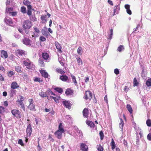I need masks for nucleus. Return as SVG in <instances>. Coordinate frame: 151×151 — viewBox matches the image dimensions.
I'll list each match as a JSON object with an SVG mask.
<instances>
[{"instance_id":"nucleus-1","label":"nucleus","mask_w":151,"mask_h":151,"mask_svg":"<svg viewBox=\"0 0 151 151\" xmlns=\"http://www.w3.org/2000/svg\"><path fill=\"white\" fill-rule=\"evenodd\" d=\"M22 64L24 66H26L27 68L29 70H34L35 68V65L28 58L22 59Z\"/></svg>"},{"instance_id":"nucleus-2","label":"nucleus","mask_w":151,"mask_h":151,"mask_svg":"<svg viewBox=\"0 0 151 151\" xmlns=\"http://www.w3.org/2000/svg\"><path fill=\"white\" fill-rule=\"evenodd\" d=\"M23 27L25 29H29L32 27L31 22L29 20H26L24 22Z\"/></svg>"},{"instance_id":"nucleus-3","label":"nucleus","mask_w":151,"mask_h":151,"mask_svg":"<svg viewBox=\"0 0 151 151\" xmlns=\"http://www.w3.org/2000/svg\"><path fill=\"white\" fill-rule=\"evenodd\" d=\"M11 112L13 115L17 118H21L22 116L21 112L18 110L13 109L12 110Z\"/></svg>"},{"instance_id":"nucleus-4","label":"nucleus","mask_w":151,"mask_h":151,"mask_svg":"<svg viewBox=\"0 0 151 151\" xmlns=\"http://www.w3.org/2000/svg\"><path fill=\"white\" fill-rule=\"evenodd\" d=\"M22 42L23 44L27 46H30L32 41L30 40L29 37L24 36Z\"/></svg>"},{"instance_id":"nucleus-5","label":"nucleus","mask_w":151,"mask_h":151,"mask_svg":"<svg viewBox=\"0 0 151 151\" xmlns=\"http://www.w3.org/2000/svg\"><path fill=\"white\" fill-rule=\"evenodd\" d=\"M28 101L29 103V105L28 106V109H29L31 110L36 111L35 108V105L33 104V101L32 99H29Z\"/></svg>"},{"instance_id":"nucleus-6","label":"nucleus","mask_w":151,"mask_h":151,"mask_svg":"<svg viewBox=\"0 0 151 151\" xmlns=\"http://www.w3.org/2000/svg\"><path fill=\"white\" fill-rule=\"evenodd\" d=\"M4 21L6 23L9 25L12 26L14 25V22L12 19L8 17L5 18L4 19Z\"/></svg>"},{"instance_id":"nucleus-7","label":"nucleus","mask_w":151,"mask_h":151,"mask_svg":"<svg viewBox=\"0 0 151 151\" xmlns=\"http://www.w3.org/2000/svg\"><path fill=\"white\" fill-rule=\"evenodd\" d=\"M60 79L63 81H66L68 83H70L71 80L69 79L68 77L65 75H63L60 76Z\"/></svg>"},{"instance_id":"nucleus-8","label":"nucleus","mask_w":151,"mask_h":151,"mask_svg":"<svg viewBox=\"0 0 151 151\" xmlns=\"http://www.w3.org/2000/svg\"><path fill=\"white\" fill-rule=\"evenodd\" d=\"M32 132V128L30 124H29L27 126L26 133L27 137H30Z\"/></svg>"},{"instance_id":"nucleus-9","label":"nucleus","mask_w":151,"mask_h":151,"mask_svg":"<svg viewBox=\"0 0 151 151\" xmlns=\"http://www.w3.org/2000/svg\"><path fill=\"white\" fill-rule=\"evenodd\" d=\"M92 97V93L90 91H86V95L84 97L85 99H91Z\"/></svg>"},{"instance_id":"nucleus-10","label":"nucleus","mask_w":151,"mask_h":151,"mask_svg":"<svg viewBox=\"0 0 151 151\" xmlns=\"http://www.w3.org/2000/svg\"><path fill=\"white\" fill-rule=\"evenodd\" d=\"M15 53L17 56H22L25 55V52L21 50H17L15 51Z\"/></svg>"},{"instance_id":"nucleus-11","label":"nucleus","mask_w":151,"mask_h":151,"mask_svg":"<svg viewBox=\"0 0 151 151\" xmlns=\"http://www.w3.org/2000/svg\"><path fill=\"white\" fill-rule=\"evenodd\" d=\"M80 148L82 151H88V146L85 143H81Z\"/></svg>"},{"instance_id":"nucleus-12","label":"nucleus","mask_w":151,"mask_h":151,"mask_svg":"<svg viewBox=\"0 0 151 151\" xmlns=\"http://www.w3.org/2000/svg\"><path fill=\"white\" fill-rule=\"evenodd\" d=\"M23 4L24 5L27 6V7L28 9H32V6L30 4L31 3L29 1L27 0H24L23 1Z\"/></svg>"},{"instance_id":"nucleus-13","label":"nucleus","mask_w":151,"mask_h":151,"mask_svg":"<svg viewBox=\"0 0 151 151\" xmlns=\"http://www.w3.org/2000/svg\"><path fill=\"white\" fill-rule=\"evenodd\" d=\"M55 44L56 47V48L58 50V51L59 53H61L62 52L61 50V46L59 44V43L57 42H55Z\"/></svg>"},{"instance_id":"nucleus-14","label":"nucleus","mask_w":151,"mask_h":151,"mask_svg":"<svg viewBox=\"0 0 151 151\" xmlns=\"http://www.w3.org/2000/svg\"><path fill=\"white\" fill-rule=\"evenodd\" d=\"M1 53V56L2 58L6 59L8 57V54L6 51L2 50Z\"/></svg>"},{"instance_id":"nucleus-15","label":"nucleus","mask_w":151,"mask_h":151,"mask_svg":"<svg viewBox=\"0 0 151 151\" xmlns=\"http://www.w3.org/2000/svg\"><path fill=\"white\" fill-rule=\"evenodd\" d=\"M108 39L111 40L112 38V36L113 35V28H111L110 32L108 33Z\"/></svg>"},{"instance_id":"nucleus-16","label":"nucleus","mask_w":151,"mask_h":151,"mask_svg":"<svg viewBox=\"0 0 151 151\" xmlns=\"http://www.w3.org/2000/svg\"><path fill=\"white\" fill-rule=\"evenodd\" d=\"M63 132L57 130L55 133V136L58 139H60L62 137V134Z\"/></svg>"},{"instance_id":"nucleus-17","label":"nucleus","mask_w":151,"mask_h":151,"mask_svg":"<svg viewBox=\"0 0 151 151\" xmlns=\"http://www.w3.org/2000/svg\"><path fill=\"white\" fill-rule=\"evenodd\" d=\"M63 105L67 108L70 109L71 107V104L69 101H64L63 102Z\"/></svg>"},{"instance_id":"nucleus-18","label":"nucleus","mask_w":151,"mask_h":151,"mask_svg":"<svg viewBox=\"0 0 151 151\" xmlns=\"http://www.w3.org/2000/svg\"><path fill=\"white\" fill-rule=\"evenodd\" d=\"M19 87V86L18 85L17 83L15 81L13 82L11 85V87L12 89H16Z\"/></svg>"},{"instance_id":"nucleus-19","label":"nucleus","mask_w":151,"mask_h":151,"mask_svg":"<svg viewBox=\"0 0 151 151\" xmlns=\"http://www.w3.org/2000/svg\"><path fill=\"white\" fill-rule=\"evenodd\" d=\"M86 122L87 125L90 126L91 128H93L94 127L95 124L93 122L90 121L86 120Z\"/></svg>"},{"instance_id":"nucleus-20","label":"nucleus","mask_w":151,"mask_h":151,"mask_svg":"<svg viewBox=\"0 0 151 151\" xmlns=\"http://www.w3.org/2000/svg\"><path fill=\"white\" fill-rule=\"evenodd\" d=\"M130 5L128 4H126L125 5L124 7L127 9V12L129 15L132 14V12L130 9Z\"/></svg>"},{"instance_id":"nucleus-21","label":"nucleus","mask_w":151,"mask_h":151,"mask_svg":"<svg viewBox=\"0 0 151 151\" xmlns=\"http://www.w3.org/2000/svg\"><path fill=\"white\" fill-rule=\"evenodd\" d=\"M120 10V7L119 5L115 6L114 7V15L118 13L119 11Z\"/></svg>"},{"instance_id":"nucleus-22","label":"nucleus","mask_w":151,"mask_h":151,"mask_svg":"<svg viewBox=\"0 0 151 151\" xmlns=\"http://www.w3.org/2000/svg\"><path fill=\"white\" fill-rule=\"evenodd\" d=\"M88 109L85 108L83 111V116L84 117L87 118L88 116Z\"/></svg>"},{"instance_id":"nucleus-23","label":"nucleus","mask_w":151,"mask_h":151,"mask_svg":"<svg viewBox=\"0 0 151 151\" xmlns=\"http://www.w3.org/2000/svg\"><path fill=\"white\" fill-rule=\"evenodd\" d=\"M40 73L45 78H47L48 76V73L45 71V70H42L40 71Z\"/></svg>"},{"instance_id":"nucleus-24","label":"nucleus","mask_w":151,"mask_h":151,"mask_svg":"<svg viewBox=\"0 0 151 151\" xmlns=\"http://www.w3.org/2000/svg\"><path fill=\"white\" fill-rule=\"evenodd\" d=\"M39 95L42 98L47 97V99H49L48 97L47 96V94L46 93V92L41 91L39 93Z\"/></svg>"},{"instance_id":"nucleus-25","label":"nucleus","mask_w":151,"mask_h":151,"mask_svg":"<svg viewBox=\"0 0 151 151\" xmlns=\"http://www.w3.org/2000/svg\"><path fill=\"white\" fill-rule=\"evenodd\" d=\"M47 16L46 15H42L41 17V19L42 20V23H45L47 21L46 19Z\"/></svg>"},{"instance_id":"nucleus-26","label":"nucleus","mask_w":151,"mask_h":151,"mask_svg":"<svg viewBox=\"0 0 151 151\" xmlns=\"http://www.w3.org/2000/svg\"><path fill=\"white\" fill-rule=\"evenodd\" d=\"M70 76L71 77L73 82L74 83L75 86H77V82L76 80V77L73 74H71Z\"/></svg>"},{"instance_id":"nucleus-27","label":"nucleus","mask_w":151,"mask_h":151,"mask_svg":"<svg viewBox=\"0 0 151 151\" xmlns=\"http://www.w3.org/2000/svg\"><path fill=\"white\" fill-rule=\"evenodd\" d=\"M42 56L43 58L45 60L48 59L49 57V55L47 53H43L42 54Z\"/></svg>"},{"instance_id":"nucleus-28","label":"nucleus","mask_w":151,"mask_h":151,"mask_svg":"<svg viewBox=\"0 0 151 151\" xmlns=\"http://www.w3.org/2000/svg\"><path fill=\"white\" fill-rule=\"evenodd\" d=\"M134 128L136 130V132L137 133L136 135H138V133H139V134L140 136V137H141L142 136V134L141 132V131H140V130H141L140 129L139 127H138L137 128L138 129H137V128L136 127H134Z\"/></svg>"},{"instance_id":"nucleus-29","label":"nucleus","mask_w":151,"mask_h":151,"mask_svg":"<svg viewBox=\"0 0 151 151\" xmlns=\"http://www.w3.org/2000/svg\"><path fill=\"white\" fill-rule=\"evenodd\" d=\"M111 146V149L113 150H114L116 147V145L115 142L112 139L111 140V141L110 144Z\"/></svg>"},{"instance_id":"nucleus-30","label":"nucleus","mask_w":151,"mask_h":151,"mask_svg":"<svg viewBox=\"0 0 151 151\" xmlns=\"http://www.w3.org/2000/svg\"><path fill=\"white\" fill-rule=\"evenodd\" d=\"M30 20L33 21L35 22L37 21V18L35 17V14L29 16Z\"/></svg>"},{"instance_id":"nucleus-31","label":"nucleus","mask_w":151,"mask_h":151,"mask_svg":"<svg viewBox=\"0 0 151 151\" xmlns=\"http://www.w3.org/2000/svg\"><path fill=\"white\" fill-rule=\"evenodd\" d=\"M59 131H61V132H64V129L63 127V126L61 123H60L58 127V128L57 130Z\"/></svg>"},{"instance_id":"nucleus-32","label":"nucleus","mask_w":151,"mask_h":151,"mask_svg":"<svg viewBox=\"0 0 151 151\" xmlns=\"http://www.w3.org/2000/svg\"><path fill=\"white\" fill-rule=\"evenodd\" d=\"M76 60L79 65H82L83 62L80 58L77 57L76 58Z\"/></svg>"},{"instance_id":"nucleus-33","label":"nucleus","mask_w":151,"mask_h":151,"mask_svg":"<svg viewBox=\"0 0 151 151\" xmlns=\"http://www.w3.org/2000/svg\"><path fill=\"white\" fill-rule=\"evenodd\" d=\"M21 68V67L19 66H15V70L18 73L22 72Z\"/></svg>"},{"instance_id":"nucleus-34","label":"nucleus","mask_w":151,"mask_h":151,"mask_svg":"<svg viewBox=\"0 0 151 151\" xmlns=\"http://www.w3.org/2000/svg\"><path fill=\"white\" fill-rule=\"evenodd\" d=\"M127 108L129 112L131 114L133 110L131 105L129 104H127Z\"/></svg>"},{"instance_id":"nucleus-35","label":"nucleus","mask_w":151,"mask_h":151,"mask_svg":"<svg viewBox=\"0 0 151 151\" xmlns=\"http://www.w3.org/2000/svg\"><path fill=\"white\" fill-rule=\"evenodd\" d=\"M46 93L47 94V95H53L54 96H55V93H53L50 89H48Z\"/></svg>"},{"instance_id":"nucleus-36","label":"nucleus","mask_w":151,"mask_h":151,"mask_svg":"<svg viewBox=\"0 0 151 151\" xmlns=\"http://www.w3.org/2000/svg\"><path fill=\"white\" fill-rule=\"evenodd\" d=\"M56 71L58 73H60L61 74H64L65 72L64 70L61 69L57 68L56 69Z\"/></svg>"},{"instance_id":"nucleus-37","label":"nucleus","mask_w":151,"mask_h":151,"mask_svg":"<svg viewBox=\"0 0 151 151\" xmlns=\"http://www.w3.org/2000/svg\"><path fill=\"white\" fill-rule=\"evenodd\" d=\"M6 13H10V12H11V11H12L13 10V9L12 7L9 8V6H8L6 7Z\"/></svg>"},{"instance_id":"nucleus-38","label":"nucleus","mask_w":151,"mask_h":151,"mask_svg":"<svg viewBox=\"0 0 151 151\" xmlns=\"http://www.w3.org/2000/svg\"><path fill=\"white\" fill-rule=\"evenodd\" d=\"M121 122L119 124V127L122 130H123V127L124 124L123 120L121 119L120 118Z\"/></svg>"},{"instance_id":"nucleus-39","label":"nucleus","mask_w":151,"mask_h":151,"mask_svg":"<svg viewBox=\"0 0 151 151\" xmlns=\"http://www.w3.org/2000/svg\"><path fill=\"white\" fill-rule=\"evenodd\" d=\"M72 92L70 88H68L66 90L65 93L67 95H70Z\"/></svg>"},{"instance_id":"nucleus-40","label":"nucleus","mask_w":151,"mask_h":151,"mask_svg":"<svg viewBox=\"0 0 151 151\" xmlns=\"http://www.w3.org/2000/svg\"><path fill=\"white\" fill-rule=\"evenodd\" d=\"M146 84L148 87L151 86V79H149L146 81Z\"/></svg>"},{"instance_id":"nucleus-41","label":"nucleus","mask_w":151,"mask_h":151,"mask_svg":"<svg viewBox=\"0 0 151 151\" xmlns=\"http://www.w3.org/2000/svg\"><path fill=\"white\" fill-rule=\"evenodd\" d=\"M124 50V47L123 45H120L117 48V50L119 52H121Z\"/></svg>"},{"instance_id":"nucleus-42","label":"nucleus","mask_w":151,"mask_h":151,"mask_svg":"<svg viewBox=\"0 0 151 151\" xmlns=\"http://www.w3.org/2000/svg\"><path fill=\"white\" fill-rule=\"evenodd\" d=\"M50 97L51 99H53L56 102V103H58L59 102V97H58L57 98L50 96Z\"/></svg>"},{"instance_id":"nucleus-43","label":"nucleus","mask_w":151,"mask_h":151,"mask_svg":"<svg viewBox=\"0 0 151 151\" xmlns=\"http://www.w3.org/2000/svg\"><path fill=\"white\" fill-rule=\"evenodd\" d=\"M82 48L81 47H79L77 49V53L80 55H81L82 54Z\"/></svg>"},{"instance_id":"nucleus-44","label":"nucleus","mask_w":151,"mask_h":151,"mask_svg":"<svg viewBox=\"0 0 151 151\" xmlns=\"http://www.w3.org/2000/svg\"><path fill=\"white\" fill-rule=\"evenodd\" d=\"M15 74V72L13 71H10L8 73V76L9 77H11Z\"/></svg>"},{"instance_id":"nucleus-45","label":"nucleus","mask_w":151,"mask_h":151,"mask_svg":"<svg viewBox=\"0 0 151 151\" xmlns=\"http://www.w3.org/2000/svg\"><path fill=\"white\" fill-rule=\"evenodd\" d=\"M55 90L59 93H61L63 91V89L60 88H55Z\"/></svg>"},{"instance_id":"nucleus-46","label":"nucleus","mask_w":151,"mask_h":151,"mask_svg":"<svg viewBox=\"0 0 151 151\" xmlns=\"http://www.w3.org/2000/svg\"><path fill=\"white\" fill-rule=\"evenodd\" d=\"M21 11L23 14L26 13V8L24 6H22L21 8Z\"/></svg>"},{"instance_id":"nucleus-47","label":"nucleus","mask_w":151,"mask_h":151,"mask_svg":"<svg viewBox=\"0 0 151 151\" xmlns=\"http://www.w3.org/2000/svg\"><path fill=\"white\" fill-rule=\"evenodd\" d=\"M134 86H137L138 84V83L137 82V79L136 78H135L134 79L133 81Z\"/></svg>"},{"instance_id":"nucleus-48","label":"nucleus","mask_w":151,"mask_h":151,"mask_svg":"<svg viewBox=\"0 0 151 151\" xmlns=\"http://www.w3.org/2000/svg\"><path fill=\"white\" fill-rule=\"evenodd\" d=\"M5 109L2 106H0V113L2 114L5 111Z\"/></svg>"},{"instance_id":"nucleus-49","label":"nucleus","mask_w":151,"mask_h":151,"mask_svg":"<svg viewBox=\"0 0 151 151\" xmlns=\"http://www.w3.org/2000/svg\"><path fill=\"white\" fill-rule=\"evenodd\" d=\"M39 63L42 67H43L44 66V63L43 60L42 59H40L39 60Z\"/></svg>"},{"instance_id":"nucleus-50","label":"nucleus","mask_w":151,"mask_h":151,"mask_svg":"<svg viewBox=\"0 0 151 151\" xmlns=\"http://www.w3.org/2000/svg\"><path fill=\"white\" fill-rule=\"evenodd\" d=\"M34 81L35 82H39L42 81V80H41L40 78L38 77L35 78L34 80Z\"/></svg>"},{"instance_id":"nucleus-51","label":"nucleus","mask_w":151,"mask_h":151,"mask_svg":"<svg viewBox=\"0 0 151 151\" xmlns=\"http://www.w3.org/2000/svg\"><path fill=\"white\" fill-rule=\"evenodd\" d=\"M146 124L147 125L148 127H150L151 126V121L149 119H148L146 121Z\"/></svg>"},{"instance_id":"nucleus-52","label":"nucleus","mask_w":151,"mask_h":151,"mask_svg":"<svg viewBox=\"0 0 151 151\" xmlns=\"http://www.w3.org/2000/svg\"><path fill=\"white\" fill-rule=\"evenodd\" d=\"M40 33H37L36 32H34L33 35H32V37H37L39 36Z\"/></svg>"},{"instance_id":"nucleus-53","label":"nucleus","mask_w":151,"mask_h":151,"mask_svg":"<svg viewBox=\"0 0 151 151\" xmlns=\"http://www.w3.org/2000/svg\"><path fill=\"white\" fill-rule=\"evenodd\" d=\"M18 143L21 146H23L24 145V144L23 143L22 140L21 139H19L18 141Z\"/></svg>"},{"instance_id":"nucleus-54","label":"nucleus","mask_w":151,"mask_h":151,"mask_svg":"<svg viewBox=\"0 0 151 151\" xmlns=\"http://www.w3.org/2000/svg\"><path fill=\"white\" fill-rule=\"evenodd\" d=\"M15 89H12L11 90V94L13 96L14 94H15L16 92V90H14Z\"/></svg>"},{"instance_id":"nucleus-55","label":"nucleus","mask_w":151,"mask_h":151,"mask_svg":"<svg viewBox=\"0 0 151 151\" xmlns=\"http://www.w3.org/2000/svg\"><path fill=\"white\" fill-rule=\"evenodd\" d=\"M40 40L42 42H44L46 40V38L45 37L41 36L40 38Z\"/></svg>"},{"instance_id":"nucleus-56","label":"nucleus","mask_w":151,"mask_h":151,"mask_svg":"<svg viewBox=\"0 0 151 151\" xmlns=\"http://www.w3.org/2000/svg\"><path fill=\"white\" fill-rule=\"evenodd\" d=\"M17 12H10L9 14L12 16L14 17L17 14Z\"/></svg>"},{"instance_id":"nucleus-57","label":"nucleus","mask_w":151,"mask_h":151,"mask_svg":"<svg viewBox=\"0 0 151 151\" xmlns=\"http://www.w3.org/2000/svg\"><path fill=\"white\" fill-rule=\"evenodd\" d=\"M42 34L43 35L45 36H47L48 35H50V34L48 32L45 31H42Z\"/></svg>"},{"instance_id":"nucleus-58","label":"nucleus","mask_w":151,"mask_h":151,"mask_svg":"<svg viewBox=\"0 0 151 151\" xmlns=\"http://www.w3.org/2000/svg\"><path fill=\"white\" fill-rule=\"evenodd\" d=\"M99 135L101 140H102L104 137V134L102 131H100L99 133Z\"/></svg>"},{"instance_id":"nucleus-59","label":"nucleus","mask_w":151,"mask_h":151,"mask_svg":"<svg viewBox=\"0 0 151 151\" xmlns=\"http://www.w3.org/2000/svg\"><path fill=\"white\" fill-rule=\"evenodd\" d=\"M65 118L68 121V122L71 120V117L69 115H67L65 116Z\"/></svg>"},{"instance_id":"nucleus-60","label":"nucleus","mask_w":151,"mask_h":151,"mask_svg":"<svg viewBox=\"0 0 151 151\" xmlns=\"http://www.w3.org/2000/svg\"><path fill=\"white\" fill-rule=\"evenodd\" d=\"M34 29L35 30V32H37V33H40V31L39 30V29L35 27H34Z\"/></svg>"},{"instance_id":"nucleus-61","label":"nucleus","mask_w":151,"mask_h":151,"mask_svg":"<svg viewBox=\"0 0 151 151\" xmlns=\"http://www.w3.org/2000/svg\"><path fill=\"white\" fill-rule=\"evenodd\" d=\"M31 9H28L27 12V14L29 15V16L32 15V11L31 10Z\"/></svg>"},{"instance_id":"nucleus-62","label":"nucleus","mask_w":151,"mask_h":151,"mask_svg":"<svg viewBox=\"0 0 151 151\" xmlns=\"http://www.w3.org/2000/svg\"><path fill=\"white\" fill-rule=\"evenodd\" d=\"M114 73L118 75L119 73V70L117 68H116L114 70Z\"/></svg>"},{"instance_id":"nucleus-63","label":"nucleus","mask_w":151,"mask_h":151,"mask_svg":"<svg viewBox=\"0 0 151 151\" xmlns=\"http://www.w3.org/2000/svg\"><path fill=\"white\" fill-rule=\"evenodd\" d=\"M147 138L148 140L151 141V133H149L147 135Z\"/></svg>"},{"instance_id":"nucleus-64","label":"nucleus","mask_w":151,"mask_h":151,"mask_svg":"<svg viewBox=\"0 0 151 151\" xmlns=\"http://www.w3.org/2000/svg\"><path fill=\"white\" fill-rule=\"evenodd\" d=\"M124 91L127 92L129 90V89L127 86H125L124 87Z\"/></svg>"}]
</instances>
